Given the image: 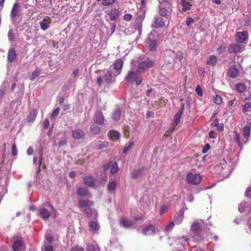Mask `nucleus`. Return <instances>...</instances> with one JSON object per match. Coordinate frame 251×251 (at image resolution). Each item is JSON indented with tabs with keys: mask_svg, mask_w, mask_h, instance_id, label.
Returning <instances> with one entry per match:
<instances>
[{
	"mask_svg": "<svg viewBox=\"0 0 251 251\" xmlns=\"http://www.w3.org/2000/svg\"><path fill=\"white\" fill-rule=\"evenodd\" d=\"M94 205V202L91 201L80 200L78 201V205L80 210L86 214L89 218H96L98 214L96 210L91 207Z\"/></svg>",
	"mask_w": 251,
	"mask_h": 251,
	"instance_id": "obj_1",
	"label": "nucleus"
},
{
	"mask_svg": "<svg viewBox=\"0 0 251 251\" xmlns=\"http://www.w3.org/2000/svg\"><path fill=\"white\" fill-rule=\"evenodd\" d=\"M140 73L138 70L135 71L134 69H132L127 72L125 76V80L127 83H135L136 85H139L142 82V79L140 75Z\"/></svg>",
	"mask_w": 251,
	"mask_h": 251,
	"instance_id": "obj_2",
	"label": "nucleus"
},
{
	"mask_svg": "<svg viewBox=\"0 0 251 251\" xmlns=\"http://www.w3.org/2000/svg\"><path fill=\"white\" fill-rule=\"evenodd\" d=\"M50 211L45 208H40L39 209V216L44 220H47L50 217H51L54 219L56 216V211L54 207L50 204Z\"/></svg>",
	"mask_w": 251,
	"mask_h": 251,
	"instance_id": "obj_3",
	"label": "nucleus"
},
{
	"mask_svg": "<svg viewBox=\"0 0 251 251\" xmlns=\"http://www.w3.org/2000/svg\"><path fill=\"white\" fill-rule=\"evenodd\" d=\"M117 75L116 74L112 73L111 71H107L103 79L100 76L98 77L97 83L100 86L104 83L110 84L115 81V77Z\"/></svg>",
	"mask_w": 251,
	"mask_h": 251,
	"instance_id": "obj_4",
	"label": "nucleus"
},
{
	"mask_svg": "<svg viewBox=\"0 0 251 251\" xmlns=\"http://www.w3.org/2000/svg\"><path fill=\"white\" fill-rule=\"evenodd\" d=\"M186 181L188 184L198 185L201 181V176L198 173L190 172L186 175Z\"/></svg>",
	"mask_w": 251,
	"mask_h": 251,
	"instance_id": "obj_5",
	"label": "nucleus"
},
{
	"mask_svg": "<svg viewBox=\"0 0 251 251\" xmlns=\"http://www.w3.org/2000/svg\"><path fill=\"white\" fill-rule=\"evenodd\" d=\"M245 50V45L238 42L230 44L228 48L227 52L230 53H239L243 52Z\"/></svg>",
	"mask_w": 251,
	"mask_h": 251,
	"instance_id": "obj_6",
	"label": "nucleus"
},
{
	"mask_svg": "<svg viewBox=\"0 0 251 251\" xmlns=\"http://www.w3.org/2000/svg\"><path fill=\"white\" fill-rule=\"evenodd\" d=\"M216 170L219 172V173L222 174H228L229 169L227 165V163L224 158H221L219 164L216 165Z\"/></svg>",
	"mask_w": 251,
	"mask_h": 251,
	"instance_id": "obj_7",
	"label": "nucleus"
},
{
	"mask_svg": "<svg viewBox=\"0 0 251 251\" xmlns=\"http://www.w3.org/2000/svg\"><path fill=\"white\" fill-rule=\"evenodd\" d=\"M248 37L249 34L247 31H239L236 32L235 35V41L242 44L248 40Z\"/></svg>",
	"mask_w": 251,
	"mask_h": 251,
	"instance_id": "obj_8",
	"label": "nucleus"
},
{
	"mask_svg": "<svg viewBox=\"0 0 251 251\" xmlns=\"http://www.w3.org/2000/svg\"><path fill=\"white\" fill-rule=\"evenodd\" d=\"M231 63L232 64L228 69L227 75L231 78H235L239 74V71L237 68L239 64L236 62L235 60H232Z\"/></svg>",
	"mask_w": 251,
	"mask_h": 251,
	"instance_id": "obj_9",
	"label": "nucleus"
},
{
	"mask_svg": "<svg viewBox=\"0 0 251 251\" xmlns=\"http://www.w3.org/2000/svg\"><path fill=\"white\" fill-rule=\"evenodd\" d=\"M13 251H25V247L21 238L14 239L12 245Z\"/></svg>",
	"mask_w": 251,
	"mask_h": 251,
	"instance_id": "obj_10",
	"label": "nucleus"
},
{
	"mask_svg": "<svg viewBox=\"0 0 251 251\" xmlns=\"http://www.w3.org/2000/svg\"><path fill=\"white\" fill-rule=\"evenodd\" d=\"M109 169H110V173L111 174H116L118 171L117 163L116 162H110L103 166V169L104 171H107Z\"/></svg>",
	"mask_w": 251,
	"mask_h": 251,
	"instance_id": "obj_11",
	"label": "nucleus"
},
{
	"mask_svg": "<svg viewBox=\"0 0 251 251\" xmlns=\"http://www.w3.org/2000/svg\"><path fill=\"white\" fill-rule=\"evenodd\" d=\"M203 226V221L201 220H198L192 224L191 229L194 233L198 234Z\"/></svg>",
	"mask_w": 251,
	"mask_h": 251,
	"instance_id": "obj_12",
	"label": "nucleus"
},
{
	"mask_svg": "<svg viewBox=\"0 0 251 251\" xmlns=\"http://www.w3.org/2000/svg\"><path fill=\"white\" fill-rule=\"evenodd\" d=\"M153 62L151 60H149L148 59H147L140 63L138 67L137 70L138 71L141 73L142 72H143L144 70H145L146 68L151 67L153 66Z\"/></svg>",
	"mask_w": 251,
	"mask_h": 251,
	"instance_id": "obj_13",
	"label": "nucleus"
},
{
	"mask_svg": "<svg viewBox=\"0 0 251 251\" xmlns=\"http://www.w3.org/2000/svg\"><path fill=\"white\" fill-rule=\"evenodd\" d=\"M242 112L246 113L249 124H251V102L246 103L243 106Z\"/></svg>",
	"mask_w": 251,
	"mask_h": 251,
	"instance_id": "obj_14",
	"label": "nucleus"
},
{
	"mask_svg": "<svg viewBox=\"0 0 251 251\" xmlns=\"http://www.w3.org/2000/svg\"><path fill=\"white\" fill-rule=\"evenodd\" d=\"M165 26V21L164 18L155 16L154 18L153 26L156 28L163 27ZM153 26V25H152Z\"/></svg>",
	"mask_w": 251,
	"mask_h": 251,
	"instance_id": "obj_15",
	"label": "nucleus"
},
{
	"mask_svg": "<svg viewBox=\"0 0 251 251\" xmlns=\"http://www.w3.org/2000/svg\"><path fill=\"white\" fill-rule=\"evenodd\" d=\"M89 230L93 233L98 232L100 229V226L98 222L95 221H91L88 223Z\"/></svg>",
	"mask_w": 251,
	"mask_h": 251,
	"instance_id": "obj_16",
	"label": "nucleus"
},
{
	"mask_svg": "<svg viewBox=\"0 0 251 251\" xmlns=\"http://www.w3.org/2000/svg\"><path fill=\"white\" fill-rule=\"evenodd\" d=\"M51 19L50 17L46 16L44 17L43 20L39 22L41 28L43 30H47L50 26Z\"/></svg>",
	"mask_w": 251,
	"mask_h": 251,
	"instance_id": "obj_17",
	"label": "nucleus"
},
{
	"mask_svg": "<svg viewBox=\"0 0 251 251\" xmlns=\"http://www.w3.org/2000/svg\"><path fill=\"white\" fill-rule=\"evenodd\" d=\"M155 231V227L152 225L150 224L143 227L141 230V232L145 235H149L154 233Z\"/></svg>",
	"mask_w": 251,
	"mask_h": 251,
	"instance_id": "obj_18",
	"label": "nucleus"
},
{
	"mask_svg": "<svg viewBox=\"0 0 251 251\" xmlns=\"http://www.w3.org/2000/svg\"><path fill=\"white\" fill-rule=\"evenodd\" d=\"M184 105L181 104V108L175 114L173 121V125L176 126L180 122V120L183 112Z\"/></svg>",
	"mask_w": 251,
	"mask_h": 251,
	"instance_id": "obj_19",
	"label": "nucleus"
},
{
	"mask_svg": "<svg viewBox=\"0 0 251 251\" xmlns=\"http://www.w3.org/2000/svg\"><path fill=\"white\" fill-rule=\"evenodd\" d=\"M123 66V61L121 59H117L115 61L113 64V68L116 71V75H119L121 73Z\"/></svg>",
	"mask_w": 251,
	"mask_h": 251,
	"instance_id": "obj_20",
	"label": "nucleus"
},
{
	"mask_svg": "<svg viewBox=\"0 0 251 251\" xmlns=\"http://www.w3.org/2000/svg\"><path fill=\"white\" fill-rule=\"evenodd\" d=\"M119 223L121 226L126 228H130L133 225V222L131 220L125 217L122 218L120 220Z\"/></svg>",
	"mask_w": 251,
	"mask_h": 251,
	"instance_id": "obj_21",
	"label": "nucleus"
},
{
	"mask_svg": "<svg viewBox=\"0 0 251 251\" xmlns=\"http://www.w3.org/2000/svg\"><path fill=\"white\" fill-rule=\"evenodd\" d=\"M84 184L89 187H94L95 185V180L94 177L91 176H85L83 178Z\"/></svg>",
	"mask_w": 251,
	"mask_h": 251,
	"instance_id": "obj_22",
	"label": "nucleus"
},
{
	"mask_svg": "<svg viewBox=\"0 0 251 251\" xmlns=\"http://www.w3.org/2000/svg\"><path fill=\"white\" fill-rule=\"evenodd\" d=\"M72 135L74 138L80 139L84 136L85 132L82 129H77L72 131Z\"/></svg>",
	"mask_w": 251,
	"mask_h": 251,
	"instance_id": "obj_23",
	"label": "nucleus"
},
{
	"mask_svg": "<svg viewBox=\"0 0 251 251\" xmlns=\"http://www.w3.org/2000/svg\"><path fill=\"white\" fill-rule=\"evenodd\" d=\"M94 121L98 124L102 125L104 123V119L100 111H98L96 112Z\"/></svg>",
	"mask_w": 251,
	"mask_h": 251,
	"instance_id": "obj_24",
	"label": "nucleus"
},
{
	"mask_svg": "<svg viewBox=\"0 0 251 251\" xmlns=\"http://www.w3.org/2000/svg\"><path fill=\"white\" fill-rule=\"evenodd\" d=\"M38 111L36 109H33L28 114V115L27 117L26 121L28 123H33L37 115Z\"/></svg>",
	"mask_w": 251,
	"mask_h": 251,
	"instance_id": "obj_25",
	"label": "nucleus"
},
{
	"mask_svg": "<svg viewBox=\"0 0 251 251\" xmlns=\"http://www.w3.org/2000/svg\"><path fill=\"white\" fill-rule=\"evenodd\" d=\"M180 3L182 5V9L184 11L190 10L192 6L191 0H180Z\"/></svg>",
	"mask_w": 251,
	"mask_h": 251,
	"instance_id": "obj_26",
	"label": "nucleus"
},
{
	"mask_svg": "<svg viewBox=\"0 0 251 251\" xmlns=\"http://www.w3.org/2000/svg\"><path fill=\"white\" fill-rule=\"evenodd\" d=\"M152 33L151 32L148 39V43L149 44V47L150 50H155L157 46V43L156 40H151V36L152 35Z\"/></svg>",
	"mask_w": 251,
	"mask_h": 251,
	"instance_id": "obj_27",
	"label": "nucleus"
},
{
	"mask_svg": "<svg viewBox=\"0 0 251 251\" xmlns=\"http://www.w3.org/2000/svg\"><path fill=\"white\" fill-rule=\"evenodd\" d=\"M119 13V10L118 9H112L109 13L110 20L114 21L117 19L118 17Z\"/></svg>",
	"mask_w": 251,
	"mask_h": 251,
	"instance_id": "obj_28",
	"label": "nucleus"
},
{
	"mask_svg": "<svg viewBox=\"0 0 251 251\" xmlns=\"http://www.w3.org/2000/svg\"><path fill=\"white\" fill-rule=\"evenodd\" d=\"M218 62V59L215 55H210L207 60V64L211 66H214Z\"/></svg>",
	"mask_w": 251,
	"mask_h": 251,
	"instance_id": "obj_29",
	"label": "nucleus"
},
{
	"mask_svg": "<svg viewBox=\"0 0 251 251\" xmlns=\"http://www.w3.org/2000/svg\"><path fill=\"white\" fill-rule=\"evenodd\" d=\"M108 136L110 139L112 140H117L120 137V133L117 131L111 130L108 132Z\"/></svg>",
	"mask_w": 251,
	"mask_h": 251,
	"instance_id": "obj_30",
	"label": "nucleus"
},
{
	"mask_svg": "<svg viewBox=\"0 0 251 251\" xmlns=\"http://www.w3.org/2000/svg\"><path fill=\"white\" fill-rule=\"evenodd\" d=\"M145 170V168L143 167L139 169L134 170L131 174L132 177L133 178H135L140 176L143 173Z\"/></svg>",
	"mask_w": 251,
	"mask_h": 251,
	"instance_id": "obj_31",
	"label": "nucleus"
},
{
	"mask_svg": "<svg viewBox=\"0 0 251 251\" xmlns=\"http://www.w3.org/2000/svg\"><path fill=\"white\" fill-rule=\"evenodd\" d=\"M16 54L15 50L13 49L10 50L8 51V55H7L8 60L10 62H12L15 60V59L16 58Z\"/></svg>",
	"mask_w": 251,
	"mask_h": 251,
	"instance_id": "obj_32",
	"label": "nucleus"
},
{
	"mask_svg": "<svg viewBox=\"0 0 251 251\" xmlns=\"http://www.w3.org/2000/svg\"><path fill=\"white\" fill-rule=\"evenodd\" d=\"M77 194L81 197L87 196L89 195V192L87 189L79 187L77 189Z\"/></svg>",
	"mask_w": 251,
	"mask_h": 251,
	"instance_id": "obj_33",
	"label": "nucleus"
},
{
	"mask_svg": "<svg viewBox=\"0 0 251 251\" xmlns=\"http://www.w3.org/2000/svg\"><path fill=\"white\" fill-rule=\"evenodd\" d=\"M19 5L17 3L14 4L12 8L10 16L11 18H15L18 14V7Z\"/></svg>",
	"mask_w": 251,
	"mask_h": 251,
	"instance_id": "obj_34",
	"label": "nucleus"
},
{
	"mask_svg": "<svg viewBox=\"0 0 251 251\" xmlns=\"http://www.w3.org/2000/svg\"><path fill=\"white\" fill-rule=\"evenodd\" d=\"M117 186V182L115 180H110L108 184L107 188L109 191H113Z\"/></svg>",
	"mask_w": 251,
	"mask_h": 251,
	"instance_id": "obj_35",
	"label": "nucleus"
},
{
	"mask_svg": "<svg viewBox=\"0 0 251 251\" xmlns=\"http://www.w3.org/2000/svg\"><path fill=\"white\" fill-rule=\"evenodd\" d=\"M251 124H249V121L248 122V126H246L244 127L243 130V134L245 138H248L250 133V126Z\"/></svg>",
	"mask_w": 251,
	"mask_h": 251,
	"instance_id": "obj_36",
	"label": "nucleus"
},
{
	"mask_svg": "<svg viewBox=\"0 0 251 251\" xmlns=\"http://www.w3.org/2000/svg\"><path fill=\"white\" fill-rule=\"evenodd\" d=\"M121 115V111L120 109H117L114 112L113 114V119L116 121H118L120 120Z\"/></svg>",
	"mask_w": 251,
	"mask_h": 251,
	"instance_id": "obj_37",
	"label": "nucleus"
},
{
	"mask_svg": "<svg viewBox=\"0 0 251 251\" xmlns=\"http://www.w3.org/2000/svg\"><path fill=\"white\" fill-rule=\"evenodd\" d=\"M90 130L93 134H98L100 131V127L96 125H93L90 127Z\"/></svg>",
	"mask_w": 251,
	"mask_h": 251,
	"instance_id": "obj_38",
	"label": "nucleus"
},
{
	"mask_svg": "<svg viewBox=\"0 0 251 251\" xmlns=\"http://www.w3.org/2000/svg\"><path fill=\"white\" fill-rule=\"evenodd\" d=\"M158 12L160 16L166 18L167 17L168 10L166 8L161 7V6H159Z\"/></svg>",
	"mask_w": 251,
	"mask_h": 251,
	"instance_id": "obj_39",
	"label": "nucleus"
},
{
	"mask_svg": "<svg viewBox=\"0 0 251 251\" xmlns=\"http://www.w3.org/2000/svg\"><path fill=\"white\" fill-rule=\"evenodd\" d=\"M41 73V70L39 68H36L33 72H32L30 79L33 80H34L36 77L39 76Z\"/></svg>",
	"mask_w": 251,
	"mask_h": 251,
	"instance_id": "obj_40",
	"label": "nucleus"
},
{
	"mask_svg": "<svg viewBox=\"0 0 251 251\" xmlns=\"http://www.w3.org/2000/svg\"><path fill=\"white\" fill-rule=\"evenodd\" d=\"M178 242L180 243L183 247L188 244V242L189 239L187 237L183 236L181 238H178Z\"/></svg>",
	"mask_w": 251,
	"mask_h": 251,
	"instance_id": "obj_41",
	"label": "nucleus"
},
{
	"mask_svg": "<svg viewBox=\"0 0 251 251\" xmlns=\"http://www.w3.org/2000/svg\"><path fill=\"white\" fill-rule=\"evenodd\" d=\"M116 1V0H102L101 4L104 6H109L114 3Z\"/></svg>",
	"mask_w": 251,
	"mask_h": 251,
	"instance_id": "obj_42",
	"label": "nucleus"
},
{
	"mask_svg": "<svg viewBox=\"0 0 251 251\" xmlns=\"http://www.w3.org/2000/svg\"><path fill=\"white\" fill-rule=\"evenodd\" d=\"M53 241V237L52 234L50 233H47L46 235V241L45 242L47 243L48 244H50Z\"/></svg>",
	"mask_w": 251,
	"mask_h": 251,
	"instance_id": "obj_43",
	"label": "nucleus"
},
{
	"mask_svg": "<svg viewBox=\"0 0 251 251\" xmlns=\"http://www.w3.org/2000/svg\"><path fill=\"white\" fill-rule=\"evenodd\" d=\"M8 37L9 41L12 42L14 40V38L15 37V33L13 30V29L10 28L9 29L8 32Z\"/></svg>",
	"mask_w": 251,
	"mask_h": 251,
	"instance_id": "obj_44",
	"label": "nucleus"
},
{
	"mask_svg": "<svg viewBox=\"0 0 251 251\" xmlns=\"http://www.w3.org/2000/svg\"><path fill=\"white\" fill-rule=\"evenodd\" d=\"M133 144L132 142H130L128 143L127 146H126L123 149V152L124 153L126 154L128 152V151L131 149L132 147Z\"/></svg>",
	"mask_w": 251,
	"mask_h": 251,
	"instance_id": "obj_45",
	"label": "nucleus"
},
{
	"mask_svg": "<svg viewBox=\"0 0 251 251\" xmlns=\"http://www.w3.org/2000/svg\"><path fill=\"white\" fill-rule=\"evenodd\" d=\"M248 206V203L245 202H241L238 206V210L240 213L244 211V208Z\"/></svg>",
	"mask_w": 251,
	"mask_h": 251,
	"instance_id": "obj_46",
	"label": "nucleus"
},
{
	"mask_svg": "<svg viewBox=\"0 0 251 251\" xmlns=\"http://www.w3.org/2000/svg\"><path fill=\"white\" fill-rule=\"evenodd\" d=\"M175 224L173 222H171L169 224L166 225L165 230L166 232H169L174 227Z\"/></svg>",
	"mask_w": 251,
	"mask_h": 251,
	"instance_id": "obj_47",
	"label": "nucleus"
},
{
	"mask_svg": "<svg viewBox=\"0 0 251 251\" xmlns=\"http://www.w3.org/2000/svg\"><path fill=\"white\" fill-rule=\"evenodd\" d=\"M236 90L240 93L244 92L245 90V87L244 85L239 83L236 85Z\"/></svg>",
	"mask_w": 251,
	"mask_h": 251,
	"instance_id": "obj_48",
	"label": "nucleus"
},
{
	"mask_svg": "<svg viewBox=\"0 0 251 251\" xmlns=\"http://www.w3.org/2000/svg\"><path fill=\"white\" fill-rule=\"evenodd\" d=\"M96 248H98L97 245L88 244L87 246V251H96Z\"/></svg>",
	"mask_w": 251,
	"mask_h": 251,
	"instance_id": "obj_49",
	"label": "nucleus"
},
{
	"mask_svg": "<svg viewBox=\"0 0 251 251\" xmlns=\"http://www.w3.org/2000/svg\"><path fill=\"white\" fill-rule=\"evenodd\" d=\"M44 246L45 251H53L52 246L50 244H48L47 243L45 242Z\"/></svg>",
	"mask_w": 251,
	"mask_h": 251,
	"instance_id": "obj_50",
	"label": "nucleus"
},
{
	"mask_svg": "<svg viewBox=\"0 0 251 251\" xmlns=\"http://www.w3.org/2000/svg\"><path fill=\"white\" fill-rule=\"evenodd\" d=\"M214 101L217 104H221L222 103L223 100L220 96L216 95V97L214 98Z\"/></svg>",
	"mask_w": 251,
	"mask_h": 251,
	"instance_id": "obj_51",
	"label": "nucleus"
},
{
	"mask_svg": "<svg viewBox=\"0 0 251 251\" xmlns=\"http://www.w3.org/2000/svg\"><path fill=\"white\" fill-rule=\"evenodd\" d=\"M169 208V206L165 205H163L161 207L160 211V215H162L164 214L165 212H166Z\"/></svg>",
	"mask_w": 251,
	"mask_h": 251,
	"instance_id": "obj_52",
	"label": "nucleus"
},
{
	"mask_svg": "<svg viewBox=\"0 0 251 251\" xmlns=\"http://www.w3.org/2000/svg\"><path fill=\"white\" fill-rule=\"evenodd\" d=\"M196 93L200 97L203 96V91L200 86L198 85L196 88Z\"/></svg>",
	"mask_w": 251,
	"mask_h": 251,
	"instance_id": "obj_53",
	"label": "nucleus"
},
{
	"mask_svg": "<svg viewBox=\"0 0 251 251\" xmlns=\"http://www.w3.org/2000/svg\"><path fill=\"white\" fill-rule=\"evenodd\" d=\"M59 111H60L59 108L57 107V108H55L51 113V118H53L56 117L58 115Z\"/></svg>",
	"mask_w": 251,
	"mask_h": 251,
	"instance_id": "obj_54",
	"label": "nucleus"
},
{
	"mask_svg": "<svg viewBox=\"0 0 251 251\" xmlns=\"http://www.w3.org/2000/svg\"><path fill=\"white\" fill-rule=\"evenodd\" d=\"M17 148L16 145L15 143H14L12 146V154L13 156H16L17 155Z\"/></svg>",
	"mask_w": 251,
	"mask_h": 251,
	"instance_id": "obj_55",
	"label": "nucleus"
},
{
	"mask_svg": "<svg viewBox=\"0 0 251 251\" xmlns=\"http://www.w3.org/2000/svg\"><path fill=\"white\" fill-rule=\"evenodd\" d=\"M183 219V214L178 215L176 220V224L177 225L180 224L181 223V222L182 221Z\"/></svg>",
	"mask_w": 251,
	"mask_h": 251,
	"instance_id": "obj_56",
	"label": "nucleus"
},
{
	"mask_svg": "<svg viewBox=\"0 0 251 251\" xmlns=\"http://www.w3.org/2000/svg\"><path fill=\"white\" fill-rule=\"evenodd\" d=\"M42 160H43V154L42 153L39 158V167H38V169L37 171V174H39L41 171L40 167H41V164L42 162Z\"/></svg>",
	"mask_w": 251,
	"mask_h": 251,
	"instance_id": "obj_57",
	"label": "nucleus"
},
{
	"mask_svg": "<svg viewBox=\"0 0 251 251\" xmlns=\"http://www.w3.org/2000/svg\"><path fill=\"white\" fill-rule=\"evenodd\" d=\"M234 140L236 143H238V144L239 145V146H241V143H240V141L239 136L237 132H236L235 133Z\"/></svg>",
	"mask_w": 251,
	"mask_h": 251,
	"instance_id": "obj_58",
	"label": "nucleus"
},
{
	"mask_svg": "<svg viewBox=\"0 0 251 251\" xmlns=\"http://www.w3.org/2000/svg\"><path fill=\"white\" fill-rule=\"evenodd\" d=\"M72 251H84L83 249L79 246H74L72 248Z\"/></svg>",
	"mask_w": 251,
	"mask_h": 251,
	"instance_id": "obj_59",
	"label": "nucleus"
},
{
	"mask_svg": "<svg viewBox=\"0 0 251 251\" xmlns=\"http://www.w3.org/2000/svg\"><path fill=\"white\" fill-rule=\"evenodd\" d=\"M49 125H50V122H49V120L47 119H46L43 123V126H44V127L45 128H47L49 126Z\"/></svg>",
	"mask_w": 251,
	"mask_h": 251,
	"instance_id": "obj_60",
	"label": "nucleus"
},
{
	"mask_svg": "<svg viewBox=\"0 0 251 251\" xmlns=\"http://www.w3.org/2000/svg\"><path fill=\"white\" fill-rule=\"evenodd\" d=\"M245 194L247 197L251 198V186L247 188Z\"/></svg>",
	"mask_w": 251,
	"mask_h": 251,
	"instance_id": "obj_61",
	"label": "nucleus"
},
{
	"mask_svg": "<svg viewBox=\"0 0 251 251\" xmlns=\"http://www.w3.org/2000/svg\"><path fill=\"white\" fill-rule=\"evenodd\" d=\"M132 17V16L130 14H126L124 16V19L125 20L129 21H130Z\"/></svg>",
	"mask_w": 251,
	"mask_h": 251,
	"instance_id": "obj_62",
	"label": "nucleus"
},
{
	"mask_svg": "<svg viewBox=\"0 0 251 251\" xmlns=\"http://www.w3.org/2000/svg\"><path fill=\"white\" fill-rule=\"evenodd\" d=\"M210 146L208 144H206L204 147V148L202 150V152L203 153H205L208 151L210 149Z\"/></svg>",
	"mask_w": 251,
	"mask_h": 251,
	"instance_id": "obj_63",
	"label": "nucleus"
},
{
	"mask_svg": "<svg viewBox=\"0 0 251 251\" xmlns=\"http://www.w3.org/2000/svg\"><path fill=\"white\" fill-rule=\"evenodd\" d=\"M193 21L194 20L192 18L188 17L186 19V24L187 25H189L191 23L193 22Z\"/></svg>",
	"mask_w": 251,
	"mask_h": 251,
	"instance_id": "obj_64",
	"label": "nucleus"
}]
</instances>
